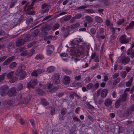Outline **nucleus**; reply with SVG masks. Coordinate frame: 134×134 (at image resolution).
I'll return each instance as SVG.
<instances>
[{
	"label": "nucleus",
	"mask_w": 134,
	"mask_h": 134,
	"mask_svg": "<svg viewBox=\"0 0 134 134\" xmlns=\"http://www.w3.org/2000/svg\"><path fill=\"white\" fill-rule=\"evenodd\" d=\"M76 41L77 42V43L75 42L74 40H73L70 42V44L71 45L73 46L76 49H78L80 47H82L86 44V43L83 41L80 38H77Z\"/></svg>",
	"instance_id": "f257e3e1"
},
{
	"label": "nucleus",
	"mask_w": 134,
	"mask_h": 134,
	"mask_svg": "<svg viewBox=\"0 0 134 134\" xmlns=\"http://www.w3.org/2000/svg\"><path fill=\"white\" fill-rule=\"evenodd\" d=\"M25 69V66L23 65H21L19 67L18 69L17 70L16 72L18 74H20L22 72L23 73L24 75L23 76L21 74L20 76V79L21 80H23L25 76V73L24 72H23V70H24Z\"/></svg>",
	"instance_id": "f03ea898"
},
{
	"label": "nucleus",
	"mask_w": 134,
	"mask_h": 134,
	"mask_svg": "<svg viewBox=\"0 0 134 134\" xmlns=\"http://www.w3.org/2000/svg\"><path fill=\"white\" fill-rule=\"evenodd\" d=\"M130 60V59L129 57L124 55L120 58L119 62L124 65H125L129 63Z\"/></svg>",
	"instance_id": "7ed1b4c3"
},
{
	"label": "nucleus",
	"mask_w": 134,
	"mask_h": 134,
	"mask_svg": "<svg viewBox=\"0 0 134 134\" xmlns=\"http://www.w3.org/2000/svg\"><path fill=\"white\" fill-rule=\"evenodd\" d=\"M126 36L124 34L121 36L119 38V41L121 44H125L129 42L130 40V38H126Z\"/></svg>",
	"instance_id": "20e7f679"
},
{
	"label": "nucleus",
	"mask_w": 134,
	"mask_h": 134,
	"mask_svg": "<svg viewBox=\"0 0 134 134\" xmlns=\"http://www.w3.org/2000/svg\"><path fill=\"white\" fill-rule=\"evenodd\" d=\"M9 89V87L6 85H4L1 87L0 89L1 95L2 96H4L6 95V92Z\"/></svg>",
	"instance_id": "39448f33"
},
{
	"label": "nucleus",
	"mask_w": 134,
	"mask_h": 134,
	"mask_svg": "<svg viewBox=\"0 0 134 134\" xmlns=\"http://www.w3.org/2000/svg\"><path fill=\"white\" fill-rule=\"evenodd\" d=\"M7 94L9 97L15 96L16 94V89L14 87L11 88L8 91Z\"/></svg>",
	"instance_id": "423d86ee"
},
{
	"label": "nucleus",
	"mask_w": 134,
	"mask_h": 134,
	"mask_svg": "<svg viewBox=\"0 0 134 134\" xmlns=\"http://www.w3.org/2000/svg\"><path fill=\"white\" fill-rule=\"evenodd\" d=\"M48 5L46 3L43 4L41 5V8L42 9L41 10V13L43 14L46 12H48L49 10L48 8Z\"/></svg>",
	"instance_id": "0eeeda50"
},
{
	"label": "nucleus",
	"mask_w": 134,
	"mask_h": 134,
	"mask_svg": "<svg viewBox=\"0 0 134 134\" xmlns=\"http://www.w3.org/2000/svg\"><path fill=\"white\" fill-rule=\"evenodd\" d=\"M44 71V70L41 69H38L36 70H34L32 72L31 75L32 76L37 77L39 75Z\"/></svg>",
	"instance_id": "6e6552de"
},
{
	"label": "nucleus",
	"mask_w": 134,
	"mask_h": 134,
	"mask_svg": "<svg viewBox=\"0 0 134 134\" xmlns=\"http://www.w3.org/2000/svg\"><path fill=\"white\" fill-rule=\"evenodd\" d=\"M26 48L24 47H22L19 48L18 49V52H21L20 53V55L21 56H25L26 55H27V52L26 50Z\"/></svg>",
	"instance_id": "1a4fd4ad"
},
{
	"label": "nucleus",
	"mask_w": 134,
	"mask_h": 134,
	"mask_svg": "<svg viewBox=\"0 0 134 134\" xmlns=\"http://www.w3.org/2000/svg\"><path fill=\"white\" fill-rule=\"evenodd\" d=\"M54 50V46L53 45H49L47 46L46 49L47 54V55H50Z\"/></svg>",
	"instance_id": "9d476101"
},
{
	"label": "nucleus",
	"mask_w": 134,
	"mask_h": 134,
	"mask_svg": "<svg viewBox=\"0 0 134 134\" xmlns=\"http://www.w3.org/2000/svg\"><path fill=\"white\" fill-rule=\"evenodd\" d=\"M37 80L34 79L32 80L29 82L27 84V86L28 88H33L34 86L36 85Z\"/></svg>",
	"instance_id": "9b49d317"
},
{
	"label": "nucleus",
	"mask_w": 134,
	"mask_h": 134,
	"mask_svg": "<svg viewBox=\"0 0 134 134\" xmlns=\"http://www.w3.org/2000/svg\"><path fill=\"white\" fill-rule=\"evenodd\" d=\"M14 58L15 57L14 56H12L9 57L3 62V65L5 66L8 65L14 59Z\"/></svg>",
	"instance_id": "f8f14e48"
},
{
	"label": "nucleus",
	"mask_w": 134,
	"mask_h": 134,
	"mask_svg": "<svg viewBox=\"0 0 134 134\" xmlns=\"http://www.w3.org/2000/svg\"><path fill=\"white\" fill-rule=\"evenodd\" d=\"M80 24L79 23H76L71 25L68 26L66 27V29L69 30L71 29H75L80 26Z\"/></svg>",
	"instance_id": "ddd939ff"
},
{
	"label": "nucleus",
	"mask_w": 134,
	"mask_h": 134,
	"mask_svg": "<svg viewBox=\"0 0 134 134\" xmlns=\"http://www.w3.org/2000/svg\"><path fill=\"white\" fill-rule=\"evenodd\" d=\"M100 92L101 97L102 98H104L107 96L108 92V90L107 88H104Z\"/></svg>",
	"instance_id": "4468645a"
},
{
	"label": "nucleus",
	"mask_w": 134,
	"mask_h": 134,
	"mask_svg": "<svg viewBox=\"0 0 134 134\" xmlns=\"http://www.w3.org/2000/svg\"><path fill=\"white\" fill-rule=\"evenodd\" d=\"M70 81V77L67 76H65L64 79L63 83L65 85H67L69 84Z\"/></svg>",
	"instance_id": "2eb2a0df"
},
{
	"label": "nucleus",
	"mask_w": 134,
	"mask_h": 134,
	"mask_svg": "<svg viewBox=\"0 0 134 134\" xmlns=\"http://www.w3.org/2000/svg\"><path fill=\"white\" fill-rule=\"evenodd\" d=\"M55 68L54 66H50L48 67L46 69V72L48 73H50L54 71Z\"/></svg>",
	"instance_id": "dca6fc26"
},
{
	"label": "nucleus",
	"mask_w": 134,
	"mask_h": 134,
	"mask_svg": "<svg viewBox=\"0 0 134 134\" xmlns=\"http://www.w3.org/2000/svg\"><path fill=\"white\" fill-rule=\"evenodd\" d=\"M112 101L110 98H107L105 100L104 104L106 107H109L112 104Z\"/></svg>",
	"instance_id": "f3484780"
},
{
	"label": "nucleus",
	"mask_w": 134,
	"mask_h": 134,
	"mask_svg": "<svg viewBox=\"0 0 134 134\" xmlns=\"http://www.w3.org/2000/svg\"><path fill=\"white\" fill-rule=\"evenodd\" d=\"M25 43L24 40L23 39H21L18 40L16 42V44L17 46L19 47L23 45Z\"/></svg>",
	"instance_id": "a211bd4d"
},
{
	"label": "nucleus",
	"mask_w": 134,
	"mask_h": 134,
	"mask_svg": "<svg viewBox=\"0 0 134 134\" xmlns=\"http://www.w3.org/2000/svg\"><path fill=\"white\" fill-rule=\"evenodd\" d=\"M85 19L87 23H92L93 21V18L89 16H87L85 17Z\"/></svg>",
	"instance_id": "6ab92c4d"
},
{
	"label": "nucleus",
	"mask_w": 134,
	"mask_h": 134,
	"mask_svg": "<svg viewBox=\"0 0 134 134\" xmlns=\"http://www.w3.org/2000/svg\"><path fill=\"white\" fill-rule=\"evenodd\" d=\"M53 84L51 83H47L46 85L43 86V88L44 89H50L52 88Z\"/></svg>",
	"instance_id": "aec40b11"
},
{
	"label": "nucleus",
	"mask_w": 134,
	"mask_h": 134,
	"mask_svg": "<svg viewBox=\"0 0 134 134\" xmlns=\"http://www.w3.org/2000/svg\"><path fill=\"white\" fill-rule=\"evenodd\" d=\"M14 73V71H13L8 73L6 75L7 78L8 79H11L13 76Z\"/></svg>",
	"instance_id": "412c9836"
},
{
	"label": "nucleus",
	"mask_w": 134,
	"mask_h": 134,
	"mask_svg": "<svg viewBox=\"0 0 134 134\" xmlns=\"http://www.w3.org/2000/svg\"><path fill=\"white\" fill-rule=\"evenodd\" d=\"M17 65V63L15 62L11 63L9 65V67L10 69H13L15 68Z\"/></svg>",
	"instance_id": "4be33fe9"
},
{
	"label": "nucleus",
	"mask_w": 134,
	"mask_h": 134,
	"mask_svg": "<svg viewBox=\"0 0 134 134\" xmlns=\"http://www.w3.org/2000/svg\"><path fill=\"white\" fill-rule=\"evenodd\" d=\"M127 94L126 93H124L122 95L121 98H120L118 99L121 100V101L124 102L125 101L126 98Z\"/></svg>",
	"instance_id": "5701e85b"
},
{
	"label": "nucleus",
	"mask_w": 134,
	"mask_h": 134,
	"mask_svg": "<svg viewBox=\"0 0 134 134\" xmlns=\"http://www.w3.org/2000/svg\"><path fill=\"white\" fill-rule=\"evenodd\" d=\"M60 75L58 73H54L52 76V80L54 79L59 78Z\"/></svg>",
	"instance_id": "b1692460"
},
{
	"label": "nucleus",
	"mask_w": 134,
	"mask_h": 134,
	"mask_svg": "<svg viewBox=\"0 0 134 134\" xmlns=\"http://www.w3.org/2000/svg\"><path fill=\"white\" fill-rule=\"evenodd\" d=\"M130 112L129 110H125L124 111L123 116L125 118H127L130 115Z\"/></svg>",
	"instance_id": "393cba45"
},
{
	"label": "nucleus",
	"mask_w": 134,
	"mask_h": 134,
	"mask_svg": "<svg viewBox=\"0 0 134 134\" xmlns=\"http://www.w3.org/2000/svg\"><path fill=\"white\" fill-rule=\"evenodd\" d=\"M95 20L98 23H100L103 22V19L101 17L98 16L95 17Z\"/></svg>",
	"instance_id": "a878e982"
},
{
	"label": "nucleus",
	"mask_w": 134,
	"mask_h": 134,
	"mask_svg": "<svg viewBox=\"0 0 134 134\" xmlns=\"http://www.w3.org/2000/svg\"><path fill=\"white\" fill-rule=\"evenodd\" d=\"M88 90L91 89L93 91V84L92 83H89L86 86Z\"/></svg>",
	"instance_id": "bb28decb"
},
{
	"label": "nucleus",
	"mask_w": 134,
	"mask_h": 134,
	"mask_svg": "<svg viewBox=\"0 0 134 134\" xmlns=\"http://www.w3.org/2000/svg\"><path fill=\"white\" fill-rule=\"evenodd\" d=\"M39 30L38 29H36L32 34L31 36L32 37H35L38 33Z\"/></svg>",
	"instance_id": "cd10ccee"
},
{
	"label": "nucleus",
	"mask_w": 134,
	"mask_h": 134,
	"mask_svg": "<svg viewBox=\"0 0 134 134\" xmlns=\"http://www.w3.org/2000/svg\"><path fill=\"white\" fill-rule=\"evenodd\" d=\"M16 1L15 0H11L10 2L9 7L10 8H12L13 7L15 3H16Z\"/></svg>",
	"instance_id": "c85d7f7f"
},
{
	"label": "nucleus",
	"mask_w": 134,
	"mask_h": 134,
	"mask_svg": "<svg viewBox=\"0 0 134 134\" xmlns=\"http://www.w3.org/2000/svg\"><path fill=\"white\" fill-rule=\"evenodd\" d=\"M37 92L38 94L40 95H43L44 94V92L43 91V90L40 88H38L37 90Z\"/></svg>",
	"instance_id": "c756f323"
},
{
	"label": "nucleus",
	"mask_w": 134,
	"mask_h": 134,
	"mask_svg": "<svg viewBox=\"0 0 134 134\" xmlns=\"http://www.w3.org/2000/svg\"><path fill=\"white\" fill-rule=\"evenodd\" d=\"M121 102V101L120 99H118L117 100L115 103V107L116 108H118L120 105V103Z\"/></svg>",
	"instance_id": "7c9ffc66"
},
{
	"label": "nucleus",
	"mask_w": 134,
	"mask_h": 134,
	"mask_svg": "<svg viewBox=\"0 0 134 134\" xmlns=\"http://www.w3.org/2000/svg\"><path fill=\"white\" fill-rule=\"evenodd\" d=\"M64 71L66 74L70 75L72 71L69 69L65 68H64L63 69Z\"/></svg>",
	"instance_id": "2f4dec72"
},
{
	"label": "nucleus",
	"mask_w": 134,
	"mask_h": 134,
	"mask_svg": "<svg viewBox=\"0 0 134 134\" xmlns=\"http://www.w3.org/2000/svg\"><path fill=\"white\" fill-rule=\"evenodd\" d=\"M59 27V24L58 23H56L53 25L52 28V30L53 31H55L58 29Z\"/></svg>",
	"instance_id": "473e14b6"
},
{
	"label": "nucleus",
	"mask_w": 134,
	"mask_h": 134,
	"mask_svg": "<svg viewBox=\"0 0 134 134\" xmlns=\"http://www.w3.org/2000/svg\"><path fill=\"white\" fill-rule=\"evenodd\" d=\"M120 78L118 77L115 79L113 83V85L115 86L117 85L120 81Z\"/></svg>",
	"instance_id": "72a5a7b5"
},
{
	"label": "nucleus",
	"mask_w": 134,
	"mask_h": 134,
	"mask_svg": "<svg viewBox=\"0 0 134 134\" xmlns=\"http://www.w3.org/2000/svg\"><path fill=\"white\" fill-rule=\"evenodd\" d=\"M133 79V78L132 77L128 81L126 82V85L127 87H129L132 84Z\"/></svg>",
	"instance_id": "f704fd0d"
},
{
	"label": "nucleus",
	"mask_w": 134,
	"mask_h": 134,
	"mask_svg": "<svg viewBox=\"0 0 134 134\" xmlns=\"http://www.w3.org/2000/svg\"><path fill=\"white\" fill-rule=\"evenodd\" d=\"M41 103L42 104L44 105H47L49 103L45 99H42L41 100Z\"/></svg>",
	"instance_id": "c9c22d12"
},
{
	"label": "nucleus",
	"mask_w": 134,
	"mask_h": 134,
	"mask_svg": "<svg viewBox=\"0 0 134 134\" xmlns=\"http://www.w3.org/2000/svg\"><path fill=\"white\" fill-rule=\"evenodd\" d=\"M93 91H95L99 87V84L98 83H97L93 85Z\"/></svg>",
	"instance_id": "e433bc0d"
},
{
	"label": "nucleus",
	"mask_w": 134,
	"mask_h": 134,
	"mask_svg": "<svg viewBox=\"0 0 134 134\" xmlns=\"http://www.w3.org/2000/svg\"><path fill=\"white\" fill-rule=\"evenodd\" d=\"M23 88V85L22 83H19L16 88L17 91H20Z\"/></svg>",
	"instance_id": "4c0bfd02"
},
{
	"label": "nucleus",
	"mask_w": 134,
	"mask_h": 134,
	"mask_svg": "<svg viewBox=\"0 0 134 134\" xmlns=\"http://www.w3.org/2000/svg\"><path fill=\"white\" fill-rule=\"evenodd\" d=\"M33 19L32 18H29L26 20V22L27 24L29 25L32 22Z\"/></svg>",
	"instance_id": "58836bf2"
},
{
	"label": "nucleus",
	"mask_w": 134,
	"mask_h": 134,
	"mask_svg": "<svg viewBox=\"0 0 134 134\" xmlns=\"http://www.w3.org/2000/svg\"><path fill=\"white\" fill-rule=\"evenodd\" d=\"M30 38V36L29 34H28L24 37V40L25 42L29 40Z\"/></svg>",
	"instance_id": "ea45409f"
},
{
	"label": "nucleus",
	"mask_w": 134,
	"mask_h": 134,
	"mask_svg": "<svg viewBox=\"0 0 134 134\" xmlns=\"http://www.w3.org/2000/svg\"><path fill=\"white\" fill-rule=\"evenodd\" d=\"M47 38L48 39H51L54 40L56 39L57 38V36H53L52 35L47 36Z\"/></svg>",
	"instance_id": "a19ab883"
},
{
	"label": "nucleus",
	"mask_w": 134,
	"mask_h": 134,
	"mask_svg": "<svg viewBox=\"0 0 134 134\" xmlns=\"http://www.w3.org/2000/svg\"><path fill=\"white\" fill-rule=\"evenodd\" d=\"M67 31L65 32L64 33H63L64 34L63 37L64 38H66L67 37L69 34V31L70 30H69L67 29Z\"/></svg>",
	"instance_id": "79ce46f5"
},
{
	"label": "nucleus",
	"mask_w": 134,
	"mask_h": 134,
	"mask_svg": "<svg viewBox=\"0 0 134 134\" xmlns=\"http://www.w3.org/2000/svg\"><path fill=\"white\" fill-rule=\"evenodd\" d=\"M71 15H69L64 18V20L65 21H66L69 20L71 18Z\"/></svg>",
	"instance_id": "37998d69"
},
{
	"label": "nucleus",
	"mask_w": 134,
	"mask_h": 134,
	"mask_svg": "<svg viewBox=\"0 0 134 134\" xmlns=\"http://www.w3.org/2000/svg\"><path fill=\"white\" fill-rule=\"evenodd\" d=\"M99 31L97 33V34H103L104 32V29L102 27H100L99 29Z\"/></svg>",
	"instance_id": "c03bdc74"
},
{
	"label": "nucleus",
	"mask_w": 134,
	"mask_h": 134,
	"mask_svg": "<svg viewBox=\"0 0 134 134\" xmlns=\"http://www.w3.org/2000/svg\"><path fill=\"white\" fill-rule=\"evenodd\" d=\"M125 20L124 19L121 20L119 19L118 21L116 22V23L119 25H121L125 21Z\"/></svg>",
	"instance_id": "a18cd8bd"
},
{
	"label": "nucleus",
	"mask_w": 134,
	"mask_h": 134,
	"mask_svg": "<svg viewBox=\"0 0 134 134\" xmlns=\"http://www.w3.org/2000/svg\"><path fill=\"white\" fill-rule=\"evenodd\" d=\"M43 58L42 55L40 54H38L35 57V59L37 60H40Z\"/></svg>",
	"instance_id": "49530a36"
},
{
	"label": "nucleus",
	"mask_w": 134,
	"mask_h": 134,
	"mask_svg": "<svg viewBox=\"0 0 134 134\" xmlns=\"http://www.w3.org/2000/svg\"><path fill=\"white\" fill-rule=\"evenodd\" d=\"M6 75V73H4L0 76V82L4 79Z\"/></svg>",
	"instance_id": "de8ad7c7"
},
{
	"label": "nucleus",
	"mask_w": 134,
	"mask_h": 134,
	"mask_svg": "<svg viewBox=\"0 0 134 134\" xmlns=\"http://www.w3.org/2000/svg\"><path fill=\"white\" fill-rule=\"evenodd\" d=\"M31 99V96L30 95L26 97L24 99L25 102L27 103Z\"/></svg>",
	"instance_id": "09e8293b"
},
{
	"label": "nucleus",
	"mask_w": 134,
	"mask_h": 134,
	"mask_svg": "<svg viewBox=\"0 0 134 134\" xmlns=\"http://www.w3.org/2000/svg\"><path fill=\"white\" fill-rule=\"evenodd\" d=\"M58 89V88L56 87H53L50 90V92H51L53 93L57 91Z\"/></svg>",
	"instance_id": "8fccbe9b"
},
{
	"label": "nucleus",
	"mask_w": 134,
	"mask_h": 134,
	"mask_svg": "<svg viewBox=\"0 0 134 134\" xmlns=\"http://www.w3.org/2000/svg\"><path fill=\"white\" fill-rule=\"evenodd\" d=\"M53 82L55 84H59L60 82V80L59 78L56 79H54L53 80Z\"/></svg>",
	"instance_id": "3c124183"
},
{
	"label": "nucleus",
	"mask_w": 134,
	"mask_h": 134,
	"mask_svg": "<svg viewBox=\"0 0 134 134\" xmlns=\"http://www.w3.org/2000/svg\"><path fill=\"white\" fill-rule=\"evenodd\" d=\"M100 1L103 2L104 4L106 5H108L109 4V2L108 0H100Z\"/></svg>",
	"instance_id": "603ef678"
},
{
	"label": "nucleus",
	"mask_w": 134,
	"mask_h": 134,
	"mask_svg": "<svg viewBox=\"0 0 134 134\" xmlns=\"http://www.w3.org/2000/svg\"><path fill=\"white\" fill-rule=\"evenodd\" d=\"M66 109L65 108L62 109L61 110V114L64 116L66 114Z\"/></svg>",
	"instance_id": "864d4df0"
},
{
	"label": "nucleus",
	"mask_w": 134,
	"mask_h": 134,
	"mask_svg": "<svg viewBox=\"0 0 134 134\" xmlns=\"http://www.w3.org/2000/svg\"><path fill=\"white\" fill-rule=\"evenodd\" d=\"M36 43V41L32 42L29 44L27 45V46L28 48H30L32 47Z\"/></svg>",
	"instance_id": "5fc2aeb1"
},
{
	"label": "nucleus",
	"mask_w": 134,
	"mask_h": 134,
	"mask_svg": "<svg viewBox=\"0 0 134 134\" xmlns=\"http://www.w3.org/2000/svg\"><path fill=\"white\" fill-rule=\"evenodd\" d=\"M82 15L80 13L77 14L75 16V18L76 19H78L82 17Z\"/></svg>",
	"instance_id": "6e6d98bb"
},
{
	"label": "nucleus",
	"mask_w": 134,
	"mask_h": 134,
	"mask_svg": "<svg viewBox=\"0 0 134 134\" xmlns=\"http://www.w3.org/2000/svg\"><path fill=\"white\" fill-rule=\"evenodd\" d=\"M17 79V77L16 76L12 77L11 79H10V81L12 83H13Z\"/></svg>",
	"instance_id": "4d7b16f0"
},
{
	"label": "nucleus",
	"mask_w": 134,
	"mask_h": 134,
	"mask_svg": "<svg viewBox=\"0 0 134 134\" xmlns=\"http://www.w3.org/2000/svg\"><path fill=\"white\" fill-rule=\"evenodd\" d=\"M96 37L99 39L101 38L102 39H103L105 37V36L104 35H100L99 34H97L96 35Z\"/></svg>",
	"instance_id": "13d9d810"
},
{
	"label": "nucleus",
	"mask_w": 134,
	"mask_h": 134,
	"mask_svg": "<svg viewBox=\"0 0 134 134\" xmlns=\"http://www.w3.org/2000/svg\"><path fill=\"white\" fill-rule=\"evenodd\" d=\"M73 120L75 122H81V121L76 116H74V117L73 118Z\"/></svg>",
	"instance_id": "bf43d9fd"
},
{
	"label": "nucleus",
	"mask_w": 134,
	"mask_h": 134,
	"mask_svg": "<svg viewBox=\"0 0 134 134\" xmlns=\"http://www.w3.org/2000/svg\"><path fill=\"white\" fill-rule=\"evenodd\" d=\"M86 13H94V10L92 9H86L85 10Z\"/></svg>",
	"instance_id": "052dcab7"
},
{
	"label": "nucleus",
	"mask_w": 134,
	"mask_h": 134,
	"mask_svg": "<svg viewBox=\"0 0 134 134\" xmlns=\"http://www.w3.org/2000/svg\"><path fill=\"white\" fill-rule=\"evenodd\" d=\"M14 102V101L13 100H8L7 103V104L8 105H12L13 104Z\"/></svg>",
	"instance_id": "680f3d73"
},
{
	"label": "nucleus",
	"mask_w": 134,
	"mask_h": 134,
	"mask_svg": "<svg viewBox=\"0 0 134 134\" xmlns=\"http://www.w3.org/2000/svg\"><path fill=\"white\" fill-rule=\"evenodd\" d=\"M34 52H35V51L34 49H31L30 50V53H29L28 54H27L28 56L29 57H30L31 56L33 55V53H34Z\"/></svg>",
	"instance_id": "e2e57ef3"
},
{
	"label": "nucleus",
	"mask_w": 134,
	"mask_h": 134,
	"mask_svg": "<svg viewBox=\"0 0 134 134\" xmlns=\"http://www.w3.org/2000/svg\"><path fill=\"white\" fill-rule=\"evenodd\" d=\"M91 80V79L90 76L86 78L84 80V81L85 82L88 83L90 82Z\"/></svg>",
	"instance_id": "0e129e2a"
},
{
	"label": "nucleus",
	"mask_w": 134,
	"mask_h": 134,
	"mask_svg": "<svg viewBox=\"0 0 134 134\" xmlns=\"http://www.w3.org/2000/svg\"><path fill=\"white\" fill-rule=\"evenodd\" d=\"M7 57L6 55L0 58V63L1 62L6 59Z\"/></svg>",
	"instance_id": "69168bd1"
},
{
	"label": "nucleus",
	"mask_w": 134,
	"mask_h": 134,
	"mask_svg": "<svg viewBox=\"0 0 134 134\" xmlns=\"http://www.w3.org/2000/svg\"><path fill=\"white\" fill-rule=\"evenodd\" d=\"M91 32L92 34L95 35L96 32V30L94 28H92L91 29Z\"/></svg>",
	"instance_id": "338daca9"
},
{
	"label": "nucleus",
	"mask_w": 134,
	"mask_h": 134,
	"mask_svg": "<svg viewBox=\"0 0 134 134\" xmlns=\"http://www.w3.org/2000/svg\"><path fill=\"white\" fill-rule=\"evenodd\" d=\"M128 110H129L130 112V111H134V104H132L130 106L129 109Z\"/></svg>",
	"instance_id": "774afa93"
}]
</instances>
